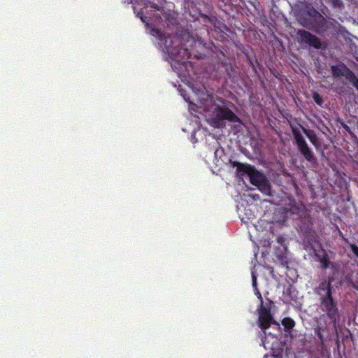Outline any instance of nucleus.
<instances>
[{
	"mask_svg": "<svg viewBox=\"0 0 358 358\" xmlns=\"http://www.w3.org/2000/svg\"><path fill=\"white\" fill-rule=\"evenodd\" d=\"M229 101L219 97L210 108L213 111L212 125L220 128L224 126V120L240 122V118L228 108Z\"/></svg>",
	"mask_w": 358,
	"mask_h": 358,
	"instance_id": "nucleus-1",
	"label": "nucleus"
},
{
	"mask_svg": "<svg viewBox=\"0 0 358 358\" xmlns=\"http://www.w3.org/2000/svg\"><path fill=\"white\" fill-rule=\"evenodd\" d=\"M258 312V324L264 334V336L262 338V343L263 346L266 348L265 341L266 339V330L271 327V324H275L278 327H280V324L273 319V315L271 313L270 306L266 307L264 305L259 306Z\"/></svg>",
	"mask_w": 358,
	"mask_h": 358,
	"instance_id": "nucleus-2",
	"label": "nucleus"
},
{
	"mask_svg": "<svg viewBox=\"0 0 358 358\" xmlns=\"http://www.w3.org/2000/svg\"><path fill=\"white\" fill-rule=\"evenodd\" d=\"M320 309L327 314L334 327H336L339 319V310L337 300L333 298V295L320 299Z\"/></svg>",
	"mask_w": 358,
	"mask_h": 358,
	"instance_id": "nucleus-3",
	"label": "nucleus"
},
{
	"mask_svg": "<svg viewBox=\"0 0 358 358\" xmlns=\"http://www.w3.org/2000/svg\"><path fill=\"white\" fill-rule=\"evenodd\" d=\"M292 134L297 148L305 159L310 163H315L317 159L314 152L309 148L300 131L297 129L292 128Z\"/></svg>",
	"mask_w": 358,
	"mask_h": 358,
	"instance_id": "nucleus-4",
	"label": "nucleus"
},
{
	"mask_svg": "<svg viewBox=\"0 0 358 358\" xmlns=\"http://www.w3.org/2000/svg\"><path fill=\"white\" fill-rule=\"evenodd\" d=\"M194 92L196 97V101L203 106L204 110L206 111H210L213 104L219 98L217 95L209 94L203 86L194 90Z\"/></svg>",
	"mask_w": 358,
	"mask_h": 358,
	"instance_id": "nucleus-5",
	"label": "nucleus"
},
{
	"mask_svg": "<svg viewBox=\"0 0 358 358\" xmlns=\"http://www.w3.org/2000/svg\"><path fill=\"white\" fill-rule=\"evenodd\" d=\"M296 35L299 43L308 44L315 49L322 48V43L321 40L310 32L304 29H298L296 31Z\"/></svg>",
	"mask_w": 358,
	"mask_h": 358,
	"instance_id": "nucleus-6",
	"label": "nucleus"
},
{
	"mask_svg": "<svg viewBox=\"0 0 358 358\" xmlns=\"http://www.w3.org/2000/svg\"><path fill=\"white\" fill-rule=\"evenodd\" d=\"M169 38H165L164 46L168 52L171 55L173 60L185 63V60L190 57V52L187 48L182 46L178 47L177 49H171V44L169 43ZM171 43V41L170 42Z\"/></svg>",
	"mask_w": 358,
	"mask_h": 358,
	"instance_id": "nucleus-7",
	"label": "nucleus"
},
{
	"mask_svg": "<svg viewBox=\"0 0 358 358\" xmlns=\"http://www.w3.org/2000/svg\"><path fill=\"white\" fill-rule=\"evenodd\" d=\"M334 276H329L327 279L323 280L315 289L316 294L320 299L333 295L331 283L334 282Z\"/></svg>",
	"mask_w": 358,
	"mask_h": 358,
	"instance_id": "nucleus-8",
	"label": "nucleus"
},
{
	"mask_svg": "<svg viewBox=\"0 0 358 358\" xmlns=\"http://www.w3.org/2000/svg\"><path fill=\"white\" fill-rule=\"evenodd\" d=\"M315 257L317 260L321 264V267L322 269H327L331 267V268H335L336 266L334 264L331 263L328 254L324 250H322V255L316 254Z\"/></svg>",
	"mask_w": 358,
	"mask_h": 358,
	"instance_id": "nucleus-9",
	"label": "nucleus"
},
{
	"mask_svg": "<svg viewBox=\"0 0 358 358\" xmlns=\"http://www.w3.org/2000/svg\"><path fill=\"white\" fill-rule=\"evenodd\" d=\"M300 222L299 225L301 232L308 233L313 230V223L310 217H305Z\"/></svg>",
	"mask_w": 358,
	"mask_h": 358,
	"instance_id": "nucleus-10",
	"label": "nucleus"
},
{
	"mask_svg": "<svg viewBox=\"0 0 358 358\" xmlns=\"http://www.w3.org/2000/svg\"><path fill=\"white\" fill-rule=\"evenodd\" d=\"M251 183L253 185L258 187L266 178L260 172L254 170L253 172L249 176Z\"/></svg>",
	"mask_w": 358,
	"mask_h": 358,
	"instance_id": "nucleus-11",
	"label": "nucleus"
},
{
	"mask_svg": "<svg viewBox=\"0 0 358 358\" xmlns=\"http://www.w3.org/2000/svg\"><path fill=\"white\" fill-rule=\"evenodd\" d=\"M302 129L310 143L315 147H317L319 145V139L315 131L313 130L307 129L303 127Z\"/></svg>",
	"mask_w": 358,
	"mask_h": 358,
	"instance_id": "nucleus-12",
	"label": "nucleus"
},
{
	"mask_svg": "<svg viewBox=\"0 0 358 358\" xmlns=\"http://www.w3.org/2000/svg\"><path fill=\"white\" fill-rule=\"evenodd\" d=\"M236 170L238 173H245L248 176H250L253 171L255 170V168L252 166L251 165L246 164H241L239 162H236Z\"/></svg>",
	"mask_w": 358,
	"mask_h": 358,
	"instance_id": "nucleus-13",
	"label": "nucleus"
},
{
	"mask_svg": "<svg viewBox=\"0 0 358 358\" xmlns=\"http://www.w3.org/2000/svg\"><path fill=\"white\" fill-rule=\"evenodd\" d=\"M222 64L224 67L226 73L229 78L234 79L237 76V73L235 70V68L231 64V62H222Z\"/></svg>",
	"mask_w": 358,
	"mask_h": 358,
	"instance_id": "nucleus-14",
	"label": "nucleus"
},
{
	"mask_svg": "<svg viewBox=\"0 0 358 358\" xmlns=\"http://www.w3.org/2000/svg\"><path fill=\"white\" fill-rule=\"evenodd\" d=\"M344 69L348 71L349 69L345 64H343L341 66L337 65H333L331 66L332 76L335 78L343 76Z\"/></svg>",
	"mask_w": 358,
	"mask_h": 358,
	"instance_id": "nucleus-15",
	"label": "nucleus"
},
{
	"mask_svg": "<svg viewBox=\"0 0 358 358\" xmlns=\"http://www.w3.org/2000/svg\"><path fill=\"white\" fill-rule=\"evenodd\" d=\"M258 189L266 195H271V187L268 180L265 179L257 187Z\"/></svg>",
	"mask_w": 358,
	"mask_h": 358,
	"instance_id": "nucleus-16",
	"label": "nucleus"
},
{
	"mask_svg": "<svg viewBox=\"0 0 358 358\" xmlns=\"http://www.w3.org/2000/svg\"><path fill=\"white\" fill-rule=\"evenodd\" d=\"M281 323L286 331H289L295 326L294 320L289 317L283 318Z\"/></svg>",
	"mask_w": 358,
	"mask_h": 358,
	"instance_id": "nucleus-17",
	"label": "nucleus"
},
{
	"mask_svg": "<svg viewBox=\"0 0 358 358\" xmlns=\"http://www.w3.org/2000/svg\"><path fill=\"white\" fill-rule=\"evenodd\" d=\"M252 287L254 289L255 294L257 296L259 301V306L264 305L263 298L261 292L257 289V278L255 275L252 276Z\"/></svg>",
	"mask_w": 358,
	"mask_h": 358,
	"instance_id": "nucleus-18",
	"label": "nucleus"
},
{
	"mask_svg": "<svg viewBox=\"0 0 358 358\" xmlns=\"http://www.w3.org/2000/svg\"><path fill=\"white\" fill-rule=\"evenodd\" d=\"M348 78L352 85L358 90V78L355 73L350 69H348Z\"/></svg>",
	"mask_w": 358,
	"mask_h": 358,
	"instance_id": "nucleus-19",
	"label": "nucleus"
},
{
	"mask_svg": "<svg viewBox=\"0 0 358 358\" xmlns=\"http://www.w3.org/2000/svg\"><path fill=\"white\" fill-rule=\"evenodd\" d=\"M315 334L318 337L321 345H324V336L322 333V329L320 327L315 328Z\"/></svg>",
	"mask_w": 358,
	"mask_h": 358,
	"instance_id": "nucleus-20",
	"label": "nucleus"
},
{
	"mask_svg": "<svg viewBox=\"0 0 358 358\" xmlns=\"http://www.w3.org/2000/svg\"><path fill=\"white\" fill-rule=\"evenodd\" d=\"M313 99L314 101L319 106H322L323 103V99L322 97L317 93L314 92L313 94Z\"/></svg>",
	"mask_w": 358,
	"mask_h": 358,
	"instance_id": "nucleus-21",
	"label": "nucleus"
},
{
	"mask_svg": "<svg viewBox=\"0 0 358 358\" xmlns=\"http://www.w3.org/2000/svg\"><path fill=\"white\" fill-rule=\"evenodd\" d=\"M306 13L310 17H315L317 15H320V17H322L319 12L315 8L308 9L307 10Z\"/></svg>",
	"mask_w": 358,
	"mask_h": 358,
	"instance_id": "nucleus-22",
	"label": "nucleus"
},
{
	"mask_svg": "<svg viewBox=\"0 0 358 358\" xmlns=\"http://www.w3.org/2000/svg\"><path fill=\"white\" fill-rule=\"evenodd\" d=\"M350 247L353 254L358 258V246L355 244H350Z\"/></svg>",
	"mask_w": 358,
	"mask_h": 358,
	"instance_id": "nucleus-23",
	"label": "nucleus"
},
{
	"mask_svg": "<svg viewBox=\"0 0 358 358\" xmlns=\"http://www.w3.org/2000/svg\"><path fill=\"white\" fill-rule=\"evenodd\" d=\"M294 292V289L291 285L286 290V293L287 294H289L291 296V298H293L292 294H293Z\"/></svg>",
	"mask_w": 358,
	"mask_h": 358,
	"instance_id": "nucleus-24",
	"label": "nucleus"
},
{
	"mask_svg": "<svg viewBox=\"0 0 358 358\" xmlns=\"http://www.w3.org/2000/svg\"><path fill=\"white\" fill-rule=\"evenodd\" d=\"M300 23H301V24L302 26H303V27H305L306 28H309L308 24H307V22L304 20H301Z\"/></svg>",
	"mask_w": 358,
	"mask_h": 358,
	"instance_id": "nucleus-25",
	"label": "nucleus"
},
{
	"mask_svg": "<svg viewBox=\"0 0 358 358\" xmlns=\"http://www.w3.org/2000/svg\"><path fill=\"white\" fill-rule=\"evenodd\" d=\"M284 241H285V240H284V238H283V237H282V236H278V237L277 238V241H278V243H280V244H282V243L284 242Z\"/></svg>",
	"mask_w": 358,
	"mask_h": 358,
	"instance_id": "nucleus-26",
	"label": "nucleus"
},
{
	"mask_svg": "<svg viewBox=\"0 0 358 358\" xmlns=\"http://www.w3.org/2000/svg\"><path fill=\"white\" fill-rule=\"evenodd\" d=\"M250 65H251L252 67H254V64H253V63H252V62L251 60H250Z\"/></svg>",
	"mask_w": 358,
	"mask_h": 358,
	"instance_id": "nucleus-27",
	"label": "nucleus"
},
{
	"mask_svg": "<svg viewBox=\"0 0 358 358\" xmlns=\"http://www.w3.org/2000/svg\"><path fill=\"white\" fill-rule=\"evenodd\" d=\"M269 304L271 305L273 302L271 300H268Z\"/></svg>",
	"mask_w": 358,
	"mask_h": 358,
	"instance_id": "nucleus-28",
	"label": "nucleus"
}]
</instances>
